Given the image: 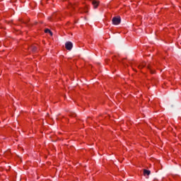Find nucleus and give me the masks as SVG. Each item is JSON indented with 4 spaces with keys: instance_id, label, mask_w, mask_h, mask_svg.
<instances>
[{
    "instance_id": "8",
    "label": "nucleus",
    "mask_w": 181,
    "mask_h": 181,
    "mask_svg": "<svg viewBox=\"0 0 181 181\" xmlns=\"http://www.w3.org/2000/svg\"><path fill=\"white\" fill-rule=\"evenodd\" d=\"M144 67H145V64H141L139 66V69H142Z\"/></svg>"
},
{
    "instance_id": "4",
    "label": "nucleus",
    "mask_w": 181,
    "mask_h": 181,
    "mask_svg": "<svg viewBox=\"0 0 181 181\" xmlns=\"http://www.w3.org/2000/svg\"><path fill=\"white\" fill-rule=\"evenodd\" d=\"M144 176H149V175H151V170L144 169Z\"/></svg>"
},
{
    "instance_id": "5",
    "label": "nucleus",
    "mask_w": 181,
    "mask_h": 181,
    "mask_svg": "<svg viewBox=\"0 0 181 181\" xmlns=\"http://www.w3.org/2000/svg\"><path fill=\"white\" fill-rule=\"evenodd\" d=\"M45 33H49L50 36H53V33L49 28L45 30Z\"/></svg>"
},
{
    "instance_id": "10",
    "label": "nucleus",
    "mask_w": 181,
    "mask_h": 181,
    "mask_svg": "<svg viewBox=\"0 0 181 181\" xmlns=\"http://www.w3.org/2000/svg\"><path fill=\"white\" fill-rule=\"evenodd\" d=\"M148 69H149V70H151V66H148Z\"/></svg>"
},
{
    "instance_id": "6",
    "label": "nucleus",
    "mask_w": 181,
    "mask_h": 181,
    "mask_svg": "<svg viewBox=\"0 0 181 181\" xmlns=\"http://www.w3.org/2000/svg\"><path fill=\"white\" fill-rule=\"evenodd\" d=\"M69 117H77V115L74 112H70Z\"/></svg>"
},
{
    "instance_id": "1",
    "label": "nucleus",
    "mask_w": 181,
    "mask_h": 181,
    "mask_svg": "<svg viewBox=\"0 0 181 181\" xmlns=\"http://www.w3.org/2000/svg\"><path fill=\"white\" fill-rule=\"evenodd\" d=\"M112 22L113 25H119L121 23V17H113Z\"/></svg>"
},
{
    "instance_id": "9",
    "label": "nucleus",
    "mask_w": 181,
    "mask_h": 181,
    "mask_svg": "<svg viewBox=\"0 0 181 181\" xmlns=\"http://www.w3.org/2000/svg\"><path fill=\"white\" fill-rule=\"evenodd\" d=\"M150 71H151V73L153 74V71H152V70L150 69Z\"/></svg>"
},
{
    "instance_id": "3",
    "label": "nucleus",
    "mask_w": 181,
    "mask_h": 181,
    "mask_svg": "<svg viewBox=\"0 0 181 181\" xmlns=\"http://www.w3.org/2000/svg\"><path fill=\"white\" fill-rule=\"evenodd\" d=\"M92 5H93L95 9H97V8H98L99 2L95 0H92Z\"/></svg>"
},
{
    "instance_id": "7",
    "label": "nucleus",
    "mask_w": 181,
    "mask_h": 181,
    "mask_svg": "<svg viewBox=\"0 0 181 181\" xmlns=\"http://www.w3.org/2000/svg\"><path fill=\"white\" fill-rule=\"evenodd\" d=\"M31 49H32L33 52H36V50L37 49V48L36 47H35V46H33L31 47Z\"/></svg>"
},
{
    "instance_id": "2",
    "label": "nucleus",
    "mask_w": 181,
    "mask_h": 181,
    "mask_svg": "<svg viewBox=\"0 0 181 181\" xmlns=\"http://www.w3.org/2000/svg\"><path fill=\"white\" fill-rule=\"evenodd\" d=\"M66 50H71L73 49V42L69 41L65 43Z\"/></svg>"
}]
</instances>
